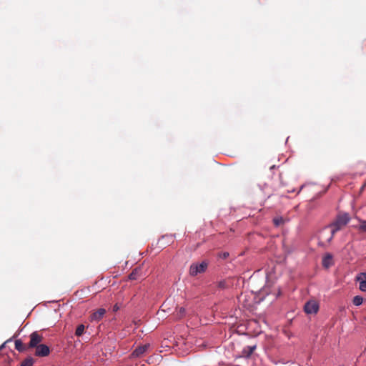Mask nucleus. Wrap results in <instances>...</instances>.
<instances>
[{
	"instance_id": "8",
	"label": "nucleus",
	"mask_w": 366,
	"mask_h": 366,
	"mask_svg": "<svg viewBox=\"0 0 366 366\" xmlns=\"http://www.w3.org/2000/svg\"><path fill=\"white\" fill-rule=\"evenodd\" d=\"M334 264L332 255L331 254H326L322 259V265L325 268H329Z\"/></svg>"
},
{
	"instance_id": "6",
	"label": "nucleus",
	"mask_w": 366,
	"mask_h": 366,
	"mask_svg": "<svg viewBox=\"0 0 366 366\" xmlns=\"http://www.w3.org/2000/svg\"><path fill=\"white\" fill-rule=\"evenodd\" d=\"M150 347L149 344H145L144 345H140L137 347L132 352V355L134 357H140L143 355L148 349Z\"/></svg>"
},
{
	"instance_id": "4",
	"label": "nucleus",
	"mask_w": 366,
	"mask_h": 366,
	"mask_svg": "<svg viewBox=\"0 0 366 366\" xmlns=\"http://www.w3.org/2000/svg\"><path fill=\"white\" fill-rule=\"evenodd\" d=\"M43 337L37 332H34L30 335V342L28 344V347L36 348L42 342Z\"/></svg>"
},
{
	"instance_id": "9",
	"label": "nucleus",
	"mask_w": 366,
	"mask_h": 366,
	"mask_svg": "<svg viewBox=\"0 0 366 366\" xmlns=\"http://www.w3.org/2000/svg\"><path fill=\"white\" fill-rule=\"evenodd\" d=\"M255 349H256V345H249V346L244 347V349L242 352V356L244 357H249Z\"/></svg>"
},
{
	"instance_id": "1",
	"label": "nucleus",
	"mask_w": 366,
	"mask_h": 366,
	"mask_svg": "<svg viewBox=\"0 0 366 366\" xmlns=\"http://www.w3.org/2000/svg\"><path fill=\"white\" fill-rule=\"evenodd\" d=\"M350 220V217L348 214L344 213L338 214L336 219L328 227L322 230L320 234V239L324 240L325 237H327L325 241L330 242L335 234L346 226Z\"/></svg>"
},
{
	"instance_id": "7",
	"label": "nucleus",
	"mask_w": 366,
	"mask_h": 366,
	"mask_svg": "<svg viewBox=\"0 0 366 366\" xmlns=\"http://www.w3.org/2000/svg\"><path fill=\"white\" fill-rule=\"evenodd\" d=\"M106 313V310L105 309H103V308H100L99 310H97L96 312H94L92 315H91V320L92 321H99L102 319V317H104V315H105Z\"/></svg>"
},
{
	"instance_id": "19",
	"label": "nucleus",
	"mask_w": 366,
	"mask_h": 366,
	"mask_svg": "<svg viewBox=\"0 0 366 366\" xmlns=\"http://www.w3.org/2000/svg\"><path fill=\"white\" fill-rule=\"evenodd\" d=\"M217 287L219 289L224 290L227 288L228 285L225 280H221L217 283Z\"/></svg>"
},
{
	"instance_id": "17",
	"label": "nucleus",
	"mask_w": 366,
	"mask_h": 366,
	"mask_svg": "<svg viewBox=\"0 0 366 366\" xmlns=\"http://www.w3.org/2000/svg\"><path fill=\"white\" fill-rule=\"evenodd\" d=\"M360 224L357 226L356 228L362 232H366V220H360Z\"/></svg>"
},
{
	"instance_id": "22",
	"label": "nucleus",
	"mask_w": 366,
	"mask_h": 366,
	"mask_svg": "<svg viewBox=\"0 0 366 366\" xmlns=\"http://www.w3.org/2000/svg\"><path fill=\"white\" fill-rule=\"evenodd\" d=\"M366 187V183H365L360 188V192H362Z\"/></svg>"
},
{
	"instance_id": "23",
	"label": "nucleus",
	"mask_w": 366,
	"mask_h": 366,
	"mask_svg": "<svg viewBox=\"0 0 366 366\" xmlns=\"http://www.w3.org/2000/svg\"><path fill=\"white\" fill-rule=\"evenodd\" d=\"M4 347V345L0 347V350Z\"/></svg>"
},
{
	"instance_id": "21",
	"label": "nucleus",
	"mask_w": 366,
	"mask_h": 366,
	"mask_svg": "<svg viewBox=\"0 0 366 366\" xmlns=\"http://www.w3.org/2000/svg\"><path fill=\"white\" fill-rule=\"evenodd\" d=\"M119 310V307L117 304L114 305L113 307V312H117Z\"/></svg>"
},
{
	"instance_id": "2",
	"label": "nucleus",
	"mask_w": 366,
	"mask_h": 366,
	"mask_svg": "<svg viewBox=\"0 0 366 366\" xmlns=\"http://www.w3.org/2000/svg\"><path fill=\"white\" fill-rule=\"evenodd\" d=\"M208 267V262L206 261H203L199 264L193 263L190 265L189 267V274L191 276H197L198 274L204 273Z\"/></svg>"
},
{
	"instance_id": "5",
	"label": "nucleus",
	"mask_w": 366,
	"mask_h": 366,
	"mask_svg": "<svg viewBox=\"0 0 366 366\" xmlns=\"http://www.w3.org/2000/svg\"><path fill=\"white\" fill-rule=\"evenodd\" d=\"M50 353L49 347L44 344H40L35 351V355L38 357H46Z\"/></svg>"
},
{
	"instance_id": "20",
	"label": "nucleus",
	"mask_w": 366,
	"mask_h": 366,
	"mask_svg": "<svg viewBox=\"0 0 366 366\" xmlns=\"http://www.w3.org/2000/svg\"><path fill=\"white\" fill-rule=\"evenodd\" d=\"M229 256V253L225 252H223L222 253L219 257L222 259H226L227 257Z\"/></svg>"
},
{
	"instance_id": "13",
	"label": "nucleus",
	"mask_w": 366,
	"mask_h": 366,
	"mask_svg": "<svg viewBox=\"0 0 366 366\" xmlns=\"http://www.w3.org/2000/svg\"><path fill=\"white\" fill-rule=\"evenodd\" d=\"M185 314H186L185 308L181 307L177 309L175 316H176L177 319L180 320L185 316Z\"/></svg>"
},
{
	"instance_id": "16",
	"label": "nucleus",
	"mask_w": 366,
	"mask_h": 366,
	"mask_svg": "<svg viewBox=\"0 0 366 366\" xmlns=\"http://www.w3.org/2000/svg\"><path fill=\"white\" fill-rule=\"evenodd\" d=\"M352 302L355 306H360L363 302V298L360 296L357 295V296L354 297V298L352 300Z\"/></svg>"
},
{
	"instance_id": "18",
	"label": "nucleus",
	"mask_w": 366,
	"mask_h": 366,
	"mask_svg": "<svg viewBox=\"0 0 366 366\" xmlns=\"http://www.w3.org/2000/svg\"><path fill=\"white\" fill-rule=\"evenodd\" d=\"M273 222L275 226L278 227L283 224L284 219L282 217H275L273 219Z\"/></svg>"
},
{
	"instance_id": "15",
	"label": "nucleus",
	"mask_w": 366,
	"mask_h": 366,
	"mask_svg": "<svg viewBox=\"0 0 366 366\" xmlns=\"http://www.w3.org/2000/svg\"><path fill=\"white\" fill-rule=\"evenodd\" d=\"M85 327L84 325H79L75 331V335L78 337H80L83 335L84 332Z\"/></svg>"
},
{
	"instance_id": "24",
	"label": "nucleus",
	"mask_w": 366,
	"mask_h": 366,
	"mask_svg": "<svg viewBox=\"0 0 366 366\" xmlns=\"http://www.w3.org/2000/svg\"><path fill=\"white\" fill-rule=\"evenodd\" d=\"M339 366H344V365H339Z\"/></svg>"
},
{
	"instance_id": "10",
	"label": "nucleus",
	"mask_w": 366,
	"mask_h": 366,
	"mask_svg": "<svg viewBox=\"0 0 366 366\" xmlns=\"http://www.w3.org/2000/svg\"><path fill=\"white\" fill-rule=\"evenodd\" d=\"M142 269L140 267H136L132 270V272L129 275V279L130 280H136L139 278L141 276Z\"/></svg>"
},
{
	"instance_id": "11",
	"label": "nucleus",
	"mask_w": 366,
	"mask_h": 366,
	"mask_svg": "<svg viewBox=\"0 0 366 366\" xmlns=\"http://www.w3.org/2000/svg\"><path fill=\"white\" fill-rule=\"evenodd\" d=\"M15 349L19 352H24L29 349L28 345H24L21 340H16L15 341Z\"/></svg>"
},
{
	"instance_id": "3",
	"label": "nucleus",
	"mask_w": 366,
	"mask_h": 366,
	"mask_svg": "<svg viewBox=\"0 0 366 366\" xmlns=\"http://www.w3.org/2000/svg\"><path fill=\"white\" fill-rule=\"evenodd\" d=\"M319 310V303L315 300L307 301L304 306V311L308 315L316 314Z\"/></svg>"
},
{
	"instance_id": "14",
	"label": "nucleus",
	"mask_w": 366,
	"mask_h": 366,
	"mask_svg": "<svg viewBox=\"0 0 366 366\" xmlns=\"http://www.w3.org/2000/svg\"><path fill=\"white\" fill-rule=\"evenodd\" d=\"M34 359L31 357L26 358L20 365V366H32L34 365Z\"/></svg>"
},
{
	"instance_id": "12",
	"label": "nucleus",
	"mask_w": 366,
	"mask_h": 366,
	"mask_svg": "<svg viewBox=\"0 0 366 366\" xmlns=\"http://www.w3.org/2000/svg\"><path fill=\"white\" fill-rule=\"evenodd\" d=\"M361 276H362L364 279L357 277V280L360 281V290L366 292V273H362Z\"/></svg>"
}]
</instances>
